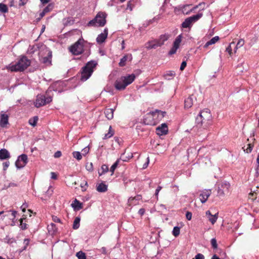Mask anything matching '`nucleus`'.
Wrapping results in <instances>:
<instances>
[{"instance_id":"f257e3e1","label":"nucleus","mask_w":259,"mask_h":259,"mask_svg":"<svg viewBox=\"0 0 259 259\" xmlns=\"http://www.w3.org/2000/svg\"><path fill=\"white\" fill-rule=\"evenodd\" d=\"M166 114V112L156 110L146 114L143 122L146 125H155L165 116Z\"/></svg>"},{"instance_id":"f03ea898","label":"nucleus","mask_w":259,"mask_h":259,"mask_svg":"<svg viewBox=\"0 0 259 259\" xmlns=\"http://www.w3.org/2000/svg\"><path fill=\"white\" fill-rule=\"evenodd\" d=\"M212 117L210 110L205 109L202 110L196 118V123L199 127L207 128L211 124Z\"/></svg>"},{"instance_id":"7ed1b4c3","label":"nucleus","mask_w":259,"mask_h":259,"mask_svg":"<svg viewBox=\"0 0 259 259\" xmlns=\"http://www.w3.org/2000/svg\"><path fill=\"white\" fill-rule=\"evenodd\" d=\"M135 74L123 76L118 78L114 83L115 88L118 91L124 90L126 87L131 84L135 79Z\"/></svg>"},{"instance_id":"20e7f679","label":"nucleus","mask_w":259,"mask_h":259,"mask_svg":"<svg viewBox=\"0 0 259 259\" xmlns=\"http://www.w3.org/2000/svg\"><path fill=\"white\" fill-rule=\"evenodd\" d=\"M97 63L95 61L88 62L86 65L81 68L80 71V80L81 81H86L92 75L94 68L96 67Z\"/></svg>"},{"instance_id":"39448f33","label":"nucleus","mask_w":259,"mask_h":259,"mask_svg":"<svg viewBox=\"0 0 259 259\" xmlns=\"http://www.w3.org/2000/svg\"><path fill=\"white\" fill-rule=\"evenodd\" d=\"M31 61L26 56H23L14 65H10L8 69L11 71H23L30 65Z\"/></svg>"},{"instance_id":"423d86ee","label":"nucleus","mask_w":259,"mask_h":259,"mask_svg":"<svg viewBox=\"0 0 259 259\" xmlns=\"http://www.w3.org/2000/svg\"><path fill=\"white\" fill-rule=\"evenodd\" d=\"M107 14L105 12H100L96 17L92 20L90 21L87 25L88 26L102 27L106 23Z\"/></svg>"},{"instance_id":"0eeeda50","label":"nucleus","mask_w":259,"mask_h":259,"mask_svg":"<svg viewBox=\"0 0 259 259\" xmlns=\"http://www.w3.org/2000/svg\"><path fill=\"white\" fill-rule=\"evenodd\" d=\"M84 40L82 38L79 39L73 45L70 47L69 51L74 55L81 54L83 52Z\"/></svg>"},{"instance_id":"6e6552de","label":"nucleus","mask_w":259,"mask_h":259,"mask_svg":"<svg viewBox=\"0 0 259 259\" xmlns=\"http://www.w3.org/2000/svg\"><path fill=\"white\" fill-rule=\"evenodd\" d=\"M48 92L46 93L47 96L43 95H38L37 96L35 102H34L36 107L39 108L52 102V97L48 95Z\"/></svg>"},{"instance_id":"1a4fd4ad","label":"nucleus","mask_w":259,"mask_h":259,"mask_svg":"<svg viewBox=\"0 0 259 259\" xmlns=\"http://www.w3.org/2000/svg\"><path fill=\"white\" fill-rule=\"evenodd\" d=\"M202 16V13H198L195 15L186 18L182 23V27L187 28L191 27L193 23L197 21Z\"/></svg>"},{"instance_id":"9d476101","label":"nucleus","mask_w":259,"mask_h":259,"mask_svg":"<svg viewBox=\"0 0 259 259\" xmlns=\"http://www.w3.org/2000/svg\"><path fill=\"white\" fill-rule=\"evenodd\" d=\"M230 185L227 182H223L218 184V195L219 196H224L229 193Z\"/></svg>"},{"instance_id":"9b49d317","label":"nucleus","mask_w":259,"mask_h":259,"mask_svg":"<svg viewBox=\"0 0 259 259\" xmlns=\"http://www.w3.org/2000/svg\"><path fill=\"white\" fill-rule=\"evenodd\" d=\"M198 8V6L192 8L191 5H186L183 6H179L176 9H177L179 11H181L184 14H188L192 11Z\"/></svg>"},{"instance_id":"f8f14e48","label":"nucleus","mask_w":259,"mask_h":259,"mask_svg":"<svg viewBox=\"0 0 259 259\" xmlns=\"http://www.w3.org/2000/svg\"><path fill=\"white\" fill-rule=\"evenodd\" d=\"M156 134L159 136L165 135L168 133V127L166 123H162L156 128Z\"/></svg>"},{"instance_id":"ddd939ff","label":"nucleus","mask_w":259,"mask_h":259,"mask_svg":"<svg viewBox=\"0 0 259 259\" xmlns=\"http://www.w3.org/2000/svg\"><path fill=\"white\" fill-rule=\"evenodd\" d=\"M132 60L133 56L132 54H126L120 59L118 65L120 67H124L126 65L127 61L131 62Z\"/></svg>"},{"instance_id":"4468645a","label":"nucleus","mask_w":259,"mask_h":259,"mask_svg":"<svg viewBox=\"0 0 259 259\" xmlns=\"http://www.w3.org/2000/svg\"><path fill=\"white\" fill-rule=\"evenodd\" d=\"M9 116L8 114L2 111L0 113V126L4 127L8 124Z\"/></svg>"},{"instance_id":"2eb2a0df","label":"nucleus","mask_w":259,"mask_h":259,"mask_svg":"<svg viewBox=\"0 0 259 259\" xmlns=\"http://www.w3.org/2000/svg\"><path fill=\"white\" fill-rule=\"evenodd\" d=\"M211 194V190H207L203 191L199 195L200 200L202 203H204Z\"/></svg>"},{"instance_id":"dca6fc26","label":"nucleus","mask_w":259,"mask_h":259,"mask_svg":"<svg viewBox=\"0 0 259 259\" xmlns=\"http://www.w3.org/2000/svg\"><path fill=\"white\" fill-rule=\"evenodd\" d=\"M108 35V29L105 28L103 32L98 35L96 38L97 42L99 44H102L107 38Z\"/></svg>"},{"instance_id":"f3484780","label":"nucleus","mask_w":259,"mask_h":259,"mask_svg":"<svg viewBox=\"0 0 259 259\" xmlns=\"http://www.w3.org/2000/svg\"><path fill=\"white\" fill-rule=\"evenodd\" d=\"M206 215L207 217L208 220L212 224H214L218 218V213H216L214 215L212 214L209 210L206 211Z\"/></svg>"},{"instance_id":"a211bd4d","label":"nucleus","mask_w":259,"mask_h":259,"mask_svg":"<svg viewBox=\"0 0 259 259\" xmlns=\"http://www.w3.org/2000/svg\"><path fill=\"white\" fill-rule=\"evenodd\" d=\"M170 36V35L169 34H164L161 35L159 38L157 40L158 46H159V47L162 46L164 44V42L168 39Z\"/></svg>"},{"instance_id":"6ab92c4d","label":"nucleus","mask_w":259,"mask_h":259,"mask_svg":"<svg viewBox=\"0 0 259 259\" xmlns=\"http://www.w3.org/2000/svg\"><path fill=\"white\" fill-rule=\"evenodd\" d=\"M52 52L48 51L47 56L46 57H42L40 61L44 64H50L51 63Z\"/></svg>"},{"instance_id":"aec40b11","label":"nucleus","mask_w":259,"mask_h":259,"mask_svg":"<svg viewBox=\"0 0 259 259\" xmlns=\"http://www.w3.org/2000/svg\"><path fill=\"white\" fill-rule=\"evenodd\" d=\"M107 185L103 183H101L97 185L96 189L99 192H105L107 191Z\"/></svg>"},{"instance_id":"412c9836","label":"nucleus","mask_w":259,"mask_h":259,"mask_svg":"<svg viewBox=\"0 0 259 259\" xmlns=\"http://www.w3.org/2000/svg\"><path fill=\"white\" fill-rule=\"evenodd\" d=\"M10 157V154L8 150L5 149L0 150V159L4 160Z\"/></svg>"},{"instance_id":"4be33fe9","label":"nucleus","mask_w":259,"mask_h":259,"mask_svg":"<svg viewBox=\"0 0 259 259\" xmlns=\"http://www.w3.org/2000/svg\"><path fill=\"white\" fill-rule=\"evenodd\" d=\"M71 206L73 208L74 210H79L82 207V203H80L78 200L75 199L72 203Z\"/></svg>"},{"instance_id":"5701e85b","label":"nucleus","mask_w":259,"mask_h":259,"mask_svg":"<svg viewBox=\"0 0 259 259\" xmlns=\"http://www.w3.org/2000/svg\"><path fill=\"white\" fill-rule=\"evenodd\" d=\"M159 47L157 40L149 41L146 44V48L147 49H155L156 47Z\"/></svg>"},{"instance_id":"b1692460","label":"nucleus","mask_w":259,"mask_h":259,"mask_svg":"<svg viewBox=\"0 0 259 259\" xmlns=\"http://www.w3.org/2000/svg\"><path fill=\"white\" fill-rule=\"evenodd\" d=\"M104 113L107 119L111 120L113 118L114 110L111 108L106 109Z\"/></svg>"},{"instance_id":"393cba45","label":"nucleus","mask_w":259,"mask_h":259,"mask_svg":"<svg viewBox=\"0 0 259 259\" xmlns=\"http://www.w3.org/2000/svg\"><path fill=\"white\" fill-rule=\"evenodd\" d=\"M220 38L218 36H215L212 38L210 40L208 41L204 46V48H207L209 46L212 45L216 43L219 40Z\"/></svg>"},{"instance_id":"a878e982","label":"nucleus","mask_w":259,"mask_h":259,"mask_svg":"<svg viewBox=\"0 0 259 259\" xmlns=\"http://www.w3.org/2000/svg\"><path fill=\"white\" fill-rule=\"evenodd\" d=\"M220 38L218 36H215L212 38L210 40L208 41L204 46V48H207L209 46L212 45L216 43L219 40Z\"/></svg>"},{"instance_id":"bb28decb","label":"nucleus","mask_w":259,"mask_h":259,"mask_svg":"<svg viewBox=\"0 0 259 259\" xmlns=\"http://www.w3.org/2000/svg\"><path fill=\"white\" fill-rule=\"evenodd\" d=\"M220 38L218 36H215L212 38L210 40L208 41L204 46V48H207L209 46L212 45L216 43L219 40Z\"/></svg>"},{"instance_id":"cd10ccee","label":"nucleus","mask_w":259,"mask_h":259,"mask_svg":"<svg viewBox=\"0 0 259 259\" xmlns=\"http://www.w3.org/2000/svg\"><path fill=\"white\" fill-rule=\"evenodd\" d=\"M220 38L218 36H215L212 38L210 40L208 41L204 46V48H207L209 46L212 45L216 43L219 40Z\"/></svg>"},{"instance_id":"c85d7f7f","label":"nucleus","mask_w":259,"mask_h":259,"mask_svg":"<svg viewBox=\"0 0 259 259\" xmlns=\"http://www.w3.org/2000/svg\"><path fill=\"white\" fill-rule=\"evenodd\" d=\"M133 157V155L132 153L125 152L121 156L120 159L122 160L123 162H126Z\"/></svg>"},{"instance_id":"c756f323","label":"nucleus","mask_w":259,"mask_h":259,"mask_svg":"<svg viewBox=\"0 0 259 259\" xmlns=\"http://www.w3.org/2000/svg\"><path fill=\"white\" fill-rule=\"evenodd\" d=\"M185 108H189L192 107L193 104V98L192 96H190L185 100Z\"/></svg>"},{"instance_id":"7c9ffc66","label":"nucleus","mask_w":259,"mask_h":259,"mask_svg":"<svg viewBox=\"0 0 259 259\" xmlns=\"http://www.w3.org/2000/svg\"><path fill=\"white\" fill-rule=\"evenodd\" d=\"M114 134V131L112 129L111 126H109L108 132L104 135L103 139H107L112 137Z\"/></svg>"},{"instance_id":"2f4dec72","label":"nucleus","mask_w":259,"mask_h":259,"mask_svg":"<svg viewBox=\"0 0 259 259\" xmlns=\"http://www.w3.org/2000/svg\"><path fill=\"white\" fill-rule=\"evenodd\" d=\"M182 34L179 35L175 39L173 46L176 47L175 48H179L180 47V45L182 41Z\"/></svg>"},{"instance_id":"473e14b6","label":"nucleus","mask_w":259,"mask_h":259,"mask_svg":"<svg viewBox=\"0 0 259 259\" xmlns=\"http://www.w3.org/2000/svg\"><path fill=\"white\" fill-rule=\"evenodd\" d=\"M80 219L79 217H76L74 220L72 228L74 230H76L79 228L80 226Z\"/></svg>"},{"instance_id":"72a5a7b5","label":"nucleus","mask_w":259,"mask_h":259,"mask_svg":"<svg viewBox=\"0 0 259 259\" xmlns=\"http://www.w3.org/2000/svg\"><path fill=\"white\" fill-rule=\"evenodd\" d=\"M254 145L251 143H248L246 146H244L242 148L244 151L247 153H250L252 150Z\"/></svg>"},{"instance_id":"f704fd0d","label":"nucleus","mask_w":259,"mask_h":259,"mask_svg":"<svg viewBox=\"0 0 259 259\" xmlns=\"http://www.w3.org/2000/svg\"><path fill=\"white\" fill-rule=\"evenodd\" d=\"M244 43H245V41L243 39H242V38L239 39L236 45L235 49H234V53L236 52L237 50L238 49L242 47H243V45H244Z\"/></svg>"},{"instance_id":"c9c22d12","label":"nucleus","mask_w":259,"mask_h":259,"mask_svg":"<svg viewBox=\"0 0 259 259\" xmlns=\"http://www.w3.org/2000/svg\"><path fill=\"white\" fill-rule=\"evenodd\" d=\"M142 199V196L141 195H137V196L134 197V198H132V197H131L128 199V202L129 203L130 205H132V204H136V203H134L133 201L136 200H139L140 199Z\"/></svg>"},{"instance_id":"e433bc0d","label":"nucleus","mask_w":259,"mask_h":259,"mask_svg":"<svg viewBox=\"0 0 259 259\" xmlns=\"http://www.w3.org/2000/svg\"><path fill=\"white\" fill-rule=\"evenodd\" d=\"M38 119V118L37 116H34L29 119L28 122L32 126H35L36 125Z\"/></svg>"},{"instance_id":"4c0bfd02","label":"nucleus","mask_w":259,"mask_h":259,"mask_svg":"<svg viewBox=\"0 0 259 259\" xmlns=\"http://www.w3.org/2000/svg\"><path fill=\"white\" fill-rule=\"evenodd\" d=\"M27 160V156L26 154H22L18 157L16 162H26Z\"/></svg>"},{"instance_id":"58836bf2","label":"nucleus","mask_w":259,"mask_h":259,"mask_svg":"<svg viewBox=\"0 0 259 259\" xmlns=\"http://www.w3.org/2000/svg\"><path fill=\"white\" fill-rule=\"evenodd\" d=\"M8 12V8L7 6L3 3H0V12L6 13Z\"/></svg>"},{"instance_id":"ea45409f","label":"nucleus","mask_w":259,"mask_h":259,"mask_svg":"<svg viewBox=\"0 0 259 259\" xmlns=\"http://www.w3.org/2000/svg\"><path fill=\"white\" fill-rule=\"evenodd\" d=\"M258 186H256V189H254L253 190H252V189H251V192L249 193V199H251L252 200H254L256 197L254 198L253 197H252V196H254V195H256V191H257V189H258Z\"/></svg>"},{"instance_id":"a19ab883","label":"nucleus","mask_w":259,"mask_h":259,"mask_svg":"<svg viewBox=\"0 0 259 259\" xmlns=\"http://www.w3.org/2000/svg\"><path fill=\"white\" fill-rule=\"evenodd\" d=\"M180 233V228L179 227H175L172 230V235L175 236L177 237L179 235Z\"/></svg>"},{"instance_id":"79ce46f5","label":"nucleus","mask_w":259,"mask_h":259,"mask_svg":"<svg viewBox=\"0 0 259 259\" xmlns=\"http://www.w3.org/2000/svg\"><path fill=\"white\" fill-rule=\"evenodd\" d=\"M101 172L99 171V174L100 176L102 175L108 171V166L106 164H103L101 167Z\"/></svg>"},{"instance_id":"37998d69","label":"nucleus","mask_w":259,"mask_h":259,"mask_svg":"<svg viewBox=\"0 0 259 259\" xmlns=\"http://www.w3.org/2000/svg\"><path fill=\"white\" fill-rule=\"evenodd\" d=\"M73 156L77 160H80L82 158V155L79 152L75 151L72 153Z\"/></svg>"},{"instance_id":"c03bdc74","label":"nucleus","mask_w":259,"mask_h":259,"mask_svg":"<svg viewBox=\"0 0 259 259\" xmlns=\"http://www.w3.org/2000/svg\"><path fill=\"white\" fill-rule=\"evenodd\" d=\"M54 8V5L52 4H49L43 11L47 14L48 12L51 11Z\"/></svg>"},{"instance_id":"a18cd8bd","label":"nucleus","mask_w":259,"mask_h":259,"mask_svg":"<svg viewBox=\"0 0 259 259\" xmlns=\"http://www.w3.org/2000/svg\"><path fill=\"white\" fill-rule=\"evenodd\" d=\"M25 218L23 217V218H21L20 220V227L23 230H26L27 228V225L26 223H23V220H25Z\"/></svg>"},{"instance_id":"49530a36","label":"nucleus","mask_w":259,"mask_h":259,"mask_svg":"<svg viewBox=\"0 0 259 259\" xmlns=\"http://www.w3.org/2000/svg\"><path fill=\"white\" fill-rule=\"evenodd\" d=\"M76 256L78 259H86V255L85 253L80 251L76 253Z\"/></svg>"},{"instance_id":"de8ad7c7","label":"nucleus","mask_w":259,"mask_h":259,"mask_svg":"<svg viewBox=\"0 0 259 259\" xmlns=\"http://www.w3.org/2000/svg\"><path fill=\"white\" fill-rule=\"evenodd\" d=\"M211 244L213 249L218 248V244L215 238H212L210 240Z\"/></svg>"},{"instance_id":"09e8293b","label":"nucleus","mask_w":259,"mask_h":259,"mask_svg":"<svg viewBox=\"0 0 259 259\" xmlns=\"http://www.w3.org/2000/svg\"><path fill=\"white\" fill-rule=\"evenodd\" d=\"M85 168L89 171H92L93 170V163H86Z\"/></svg>"},{"instance_id":"8fccbe9b","label":"nucleus","mask_w":259,"mask_h":259,"mask_svg":"<svg viewBox=\"0 0 259 259\" xmlns=\"http://www.w3.org/2000/svg\"><path fill=\"white\" fill-rule=\"evenodd\" d=\"M90 151V148L89 146H87L85 148H84L82 151H81V155L82 156H85Z\"/></svg>"},{"instance_id":"3c124183","label":"nucleus","mask_w":259,"mask_h":259,"mask_svg":"<svg viewBox=\"0 0 259 259\" xmlns=\"http://www.w3.org/2000/svg\"><path fill=\"white\" fill-rule=\"evenodd\" d=\"M233 44H234V42H232L230 44V45L226 48V51L229 54L230 56H231L232 54L231 45Z\"/></svg>"},{"instance_id":"603ef678","label":"nucleus","mask_w":259,"mask_h":259,"mask_svg":"<svg viewBox=\"0 0 259 259\" xmlns=\"http://www.w3.org/2000/svg\"><path fill=\"white\" fill-rule=\"evenodd\" d=\"M29 243V239H25L23 241V244L24 245V246L23 248L21 250V252L25 250L27 248V246L28 245Z\"/></svg>"},{"instance_id":"864d4df0","label":"nucleus","mask_w":259,"mask_h":259,"mask_svg":"<svg viewBox=\"0 0 259 259\" xmlns=\"http://www.w3.org/2000/svg\"><path fill=\"white\" fill-rule=\"evenodd\" d=\"M80 187L82 188L83 191H85L87 187H88V183L87 181H84L83 183H81L80 184Z\"/></svg>"},{"instance_id":"5fc2aeb1","label":"nucleus","mask_w":259,"mask_h":259,"mask_svg":"<svg viewBox=\"0 0 259 259\" xmlns=\"http://www.w3.org/2000/svg\"><path fill=\"white\" fill-rule=\"evenodd\" d=\"M176 47L175 46H172V47L171 48V49L170 50L169 52H168V54L169 55H173L174 54H175L178 50V48H175Z\"/></svg>"},{"instance_id":"6e6d98bb","label":"nucleus","mask_w":259,"mask_h":259,"mask_svg":"<svg viewBox=\"0 0 259 259\" xmlns=\"http://www.w3.org/2000/svg\"><path fill=\"white\" fill-rule=\"evenodd\" d=\"M175 75V73L174 71H169L168 73H167L166 74H165L164 75V77L165 78H167V76H170V77H174Z\"/></svg>"},{"instance_id":"4d7b16f0","label":"nucleus","mask_w":259,"mask_h":259,"mask_svg":"<svg viewBox=\"0 0 259 259\" xmlns=\"http://www.w3.org/2000/svg\"><path fill=\"white\" fill-rule=\"evenodd\" d=\"M118 163H114L110 168V171L111 172V175L113 174L114 171L117 166Z\"/></svg>"},{"instance_id":"13d9d810","label":"nucleus","mask_w":259,"mask_h":259,"mask_svg":"<svg viewBox=\"0 0 259 259\" xmlns=\"http://www.w3.org/2000/svg\"><path fill=\"white\" fill-rule=\"evenodd\" d=\"M133 5L131 1L128 2L127 4L126 10H129L130 11L133 10Z\"/></svg>"},{"instance_id":"bf43d9fd","label":"nucleus","mask_w":259,"mask_h":259,"mask_svg":"<svg viewBox=\"0 0 259 259\" xmlns=\"http://www.w3.org/2000/svg\"><path fill=\"white\" fill-rule=\"evenodd\" d=\"M26 163H15L16 166L17 168L20 169L25 166Z\"/></svg>"},{"instance_id":"052dcab7","label":"nucleus","mask_w":259,"mask_h":259,"mask_svg":"<svg viewBox=\"0 0 259 259\" xmlns=\"http://www.w3.org/2000/svg\"><path fill=\"white\" fill-rule=\"evenodd\" d=\"M5 242L8 243H12L14 241V239L12 238H9L8 236H6V237L4 239Z\"/></svg>"},{"instance_id":"680f3d73","label":"nucleus","mask_w":259,"mask_h":259,"mask_svg":"<svg viewBox=\"0 0 259 259\" xmlns=\"http://www.w3.org/2000/svg\"><path fill=\"white\" fill-rule=\"evenodd\" d=\"M192 213H191V212H190V211H187V212H186V219H187L188 220L190 221V220H191V219H192Z\"/></svg>"},{"instance_id":"e2e57ef3","label":"nucleus","mask_w":259,"mask_h":259,"mask_svg":"<svg viewBox=\"0 0 259 259\" xmlns=\"http://www.w3.org/2000/svg\"><path fill=\"white\" fill-rule=\"evenodd\" d=\"M187 65V63L186 61H183L182 63H181V66H180V70L181 71L183 70L186 67Z\"/></svg>"},{"instance_id":"0e129e2a","label":"nucleus","mask_w":259,"mask_h":259,"mask_svg":"<svg viewBox=\"0 0 259 259\" xmlns=\"http://www.w3.org/2000/svg\"><path fill=\"white\" fill-rule=\"evenodd\" d=\"M53 221L56 223H61V220L57 216L53 215L52 217Z\"/></svg>"},{"instance_id":"69168bd1","label":"nucleus","mask_w":259,"mask_h":259,"mask_svg":"<svg viewBox=\"0 0 259 259\" xmlns=\"http://www.w3.org/2000/svg\"><path fill=\"white\" fill-rule=\"evenodd\" d=\"M51 179L56 180L58 178V175L54 172H51Z\"/></svg>"},{"instance_id":"338daca9","label":"nucleus","mask_w":259,"mask_h":259,"mask_svg":"<svg viewBox=\"0 0 259 259\" xmlns=\"http://www.w3.org/2000/svg\"><path fill=\"white\" fill-rule=\"evenodd\" d=\"M195 259H204V255L201 253H198L195 256Z\"/></svg>"},{"instance_id":"774afa93","label":"nucleus","mask_w":259,"mask_h":259,"mask_svg":"<svg viewBox=\"0 0 259 259\" xmlns=\"http://www.w3.org/2000/svg\"><path fill=\"white\" fill-rule=\"evenodd\" d=\"M255 175L256 177L259 176V163H257V164L255 166Z\"/></svg>"}]
</instances>
